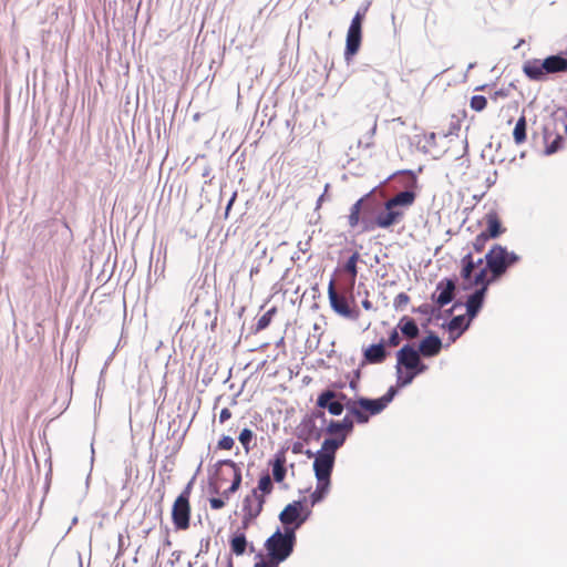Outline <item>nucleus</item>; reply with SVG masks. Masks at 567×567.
I'll list each match as a JSON object with an SVG mask.
<instances>
[{
  "mask_svg": "<svg viewBox=\"0 0 567 567\" xmlns=\"http://www.w3.org/2000/svg\"><path fill=\"white\" fill-rule=\"evenodd\" d=\"M398 390L390 386L385 394L380 398L371 399L367 396L351 398L349 414H351L358 424H365L370 417L380 414L393 401Z\"/></svg>",
  "mask_w": 567,
  "mask_h": 567,
  "instance_id": "obj_1",
  "label": "nucleus"
},
{
  "mask_svg": "<svg viewBox=\"0 0 567 567\" xmlns=\"http://www.w3.org/2000/svg\"><path fill=\"white\" fill-rule=\"evenodd\" d=\"M520 256L514 251H508L505 246L494 244L489 250L485 254V264L489 272L494 274V277H503L507 270L519 262Z\"/></svg>",
  "mask_w": 567,
  "mask_h": 567,
  "instance_id": "obj_2",
  "label": "nucleus"
},
{
  "mask_svg": "<svg viewBox=\"0 0 567 567\" xmlns=\"http://www.w3.org/2000/svg\"><path fill=\"white\" fill-rule=\"evenodd\" d=\"M368 11V6L361 7L354 14L349 25L346 39L344 59L349 63L359 52L362 41V23Z\"/></svg>",
  "mask_w": 567,
  "mask_h": 567,
  "instance_id": "obj_3",
  "label": "nucleus"
},
{
  "mask_svg": "<svg viewBox=\"0 0 567 567\" xmlns=\"http://www.w3.org/2000/svg\"><path fill=\"white\" fill-rule=\"evenodd\" d=\"M351 398L347 394H334L331 391H321L316 400L317 408L327 410L331 415L339 416L344 410L349 412Z\"/></svg>",
  "mask_w": 567,
  "mask_h": 567,
  "instance_id": "obj_4",
  "label": "nucleus"
},
{
  "mask_svg": "<svg viewBox=\"0 0 567 567\" xmlns=\"http://www.w3.org/2000/svg\"><path fill=\"white\" fill-rule=\"evenodd\" d=\"M396 361L400 367H404V370L412 372L416 377L427 370V365L421 360L419 351L411 343H405L396 352Z\"/></svg>",
  "mask_w": 567,
  "mask_h": 567,
  "instance_id": "obj_5",
  "label": "nucleus"
},
{
  "mask_svg": "<svg viewBox=\"0 0 567 567\" xmlns=\"http://www.w3.org/2000/svg\"><path fill=\"white\" fill-rule=\"evenodd\" d=\"M277 537L275 534L269 536L265 542V548L268 556L267 561L278 567L279 564L286 561L291 556L295 547L282 538Z\"/></svg>",
  "mask_w": 567,
  "mask_h": 567,
  "instance_id": "obj_6",
  "label": "nucleus"
},
{
  "mask_svg": "<svg viewBox=\"0 0 567 567\" xmlns=\"http://www.w3.org/2000/svg\"><path fill=\"white\" fill-rule=\"evenodd\" d=\"M310 515L309 511L305 509L303 501H293L285 506L279 514V520L282 525L291 524L301 527Z\"/></svg>",
  "mask_w": 567,
  "mask_h": 567,
  "instance_id": "obj_7",
  "label": "nucleus"
},
{
  "mask_svg": "<svg viewBox=\"0 0 567 567\" xmlns=\"http://www.w3.org/2000/svg\"><path fill=\"white\" fill-rule=\"evenodd\" d=\"M403 216V210L393 207L384 200L383 209H380L372 220L373 228L375 226L383 229L390 228L391 226L400 223Z\"/></svg>",
  "mask_w": 567,
  "mask_h": 567,
  "instance_id": "obj_8",
  "label": "nucleus"
},
{
  "mask_svg": "<svg viewBox=\"0 0 567 567\" xmlns=\"http://www.w3.org/2000/svg\"><path fill=\"white\" fill-rule=\"evenodd\" d=\"M328 298H329L330 306L336 313H338L347 319H353V320L358 319L359 311L351 309L349 307L346 298L341 297L337 293V291L334 289L333 280L330 281L329 287H328Z\"/></svg>",
  "mask_w": 567,
  "mask_h": 567,
  "instance_id": "obj_9",
  "label": "nucleus"
},
{
  "mask_svg": "<svg viewBox=\"0 0 567 567\" xmlns=\"http://www.w3.org/2000/svg\"><path fill=\"white\" fill-rule=\"evenodd\" d=\"M456 289V281L452 278H444L436 285L435 292L432 295V300L437 305V308H442L454 299Z\"/></svg>",
  "mask_w": 567,
  "mask_h": 567,
  "instance_id": "obj_10",
  "label": "nucleus"
},
{
  "mask_svg": "<svg viewBox=\"0 0 567 567\" xmlns=\"http://www.w3.org/2000/svg\"><path fill=\"white\" fill-rule=\"evenodd\" d=\"M334 456L318 451L313 461V472L317 481H328L331 478V474L334 466Z\"/></svg>",
  "mask_w": 567,
  "mask_h": 567,
  "instance_id": "obj_11",
  "label": "nucleus"
},
{
  "mask_svg": "<svg viewBox=\"0 0 567 567\" xmlns=\"http://www.w3.org/2000/svg\"><path fill=\"white\" fill-rule=\"evenodd\" d=\"M190 505L184 498H176L172 508V520L176 529L185 530L189 527Z\"/></svg>",
  "mask_w": 567,
  "mask_h": 567,
  "instance_id": "obj_12",
  "label": "nucleus"
},
{
  "mask_svg": "<svg viewBox=\"0 0 567 567\" xmlns=\"http://www.w3.org/2000/svg\"><path fill=\"white\" fill-rule=\"evenodd\" d=\"M379 186H375L370 192H372V198L369 202L363 203V216L361 217V224L363 226V230L373 229V216L377 215L380 209L383 207V203L380 198L377 197Z\"/></svg>",
  "mask_w": 567,
  "mask_h": 567,
  "instance_id": "obj_13",
  "label": "nucleus"
},
{
  "mask_svg": "<svg viewBox=\"0 0 567 567\" xmlns=\"http://www.w3.org/2000/svg\"><path fill=\"white\" fill-rule=\"evenodd\" d=\"M523 72L529 80L538 82L547 80L549 75L545 59H530L525 61Z\"/></svg>",
  "mask_w": 567,
  "mask_h": 567,
  "instance_id": "obj_14",
  "label": "nucleus"
},
{
  "mask_svg": "<svg viewBox=\"0 0 567 567\" xmlns=\"http://www.w3.org/2000/svg\"><path fill=\"white\" fill-rule=\"evenodd\" d=\"M389 352L385 348V340L381 339L380 342L370 344L368 348L363 350V360L361 361V367L365 364H379L382 363Z\"/></svg>",
  "mask_w": 567,
  "mask_h": 567,
  "instance_id": "obj_15",
  "label": "nucleus"
},
{
  "mask_svg": "<svg viewBox=\"0 0 567 567\" xmlns=\"http://www.w3.org/2000/svg\"><path fill=\"white\" fill-rule=\"evenodd\" d=\"M499 278L501 277H494V274L489 272V269H487V265L485 264V267L481 268L474 276L471 274V278L465 280L467 285L464 286V289H470L472 287L484 288V292L487 293L488 287Z\"/></svg>",
  "mask_w": 567,
  "mask_h": 567,
  "instance_id": "obj_16",
  "label": "nucleus"
},
{
  "mask_svg": "<svg viewBox=\"0 0 567 567\" xmlns=\"http://www.w3.org/2000/svg\"><path fill=\"white\" fill-rule=\"evenodd\" d=\"M441 349V338L435 332L430 331L429 334L420 341L416 350L419 351L420 355L432 358L437 355Z\"/></svg>",
  "mask_w": 567,
  "mask_h": 567,
  "instance_id": "obj_17",
  "label": "nucleus"
},
{
  "mask_svg": "<svg viewBox=\"0 0 567 567\" xmlns=\"http://www.w3.org/2000/svg\"><path fill=\"white\" fill-rule=\"evenodd\" d=\"M486 292H484V288H476L466 299L465 308L466 316L470 320H473L477 317L480 311L482 310L485 301Z\"/></svg>",
  "mask_w": 567,
  "mask_h": 567,
  "instance_id": "obj_18",
  "label": "nucleus"
},
{
  "mask_svg": "<svg viewBox=\"0 0 567 567\" xmlns=\"http://www.w3.org/2000/svg\"><path fill=\"white\" fill-rule=\"evenodd\" d=\"M470 320L465 318L463 315L454 316L446 324H443L449 332L450 339L452 342H455L457 338H460L470 327Z\"/></svg>",
  "mask_w": 567,
  "mask_h": 567,
  "instance_id": "obj_19",
  "label": "nucleus"
},
{
  "mask_svg": "<svg viewBox=\"0 0 567 567\" xmlns=\"http://www.w3.org/2000/svg\"><path fill=\"white\" fill-rule=\"evenodd\" d=\"M486 220V229L483 233L488 236L491 239H496L501 237L506 228L503 227L502 221L496 212L491 210L485 216Z\"/></svg>",
  "mask_w": 567,
  "mask_h": 567,
  "instance_id": "obj_20",
  "label": "nucleus"
},
{
  "mask_svg": "<svg viewBox=\"0 0 567 567\" xmlns=\"http://www.w3.org/2000/svg\"><path fill=\"white\" fill-rule=\"evenodd\" d=\"M545 62H546L549 75L567 72L566 50L558 54L548 55L547 58H545Z\"/></svg>",
  "mask_w": 567,
  "mask_h": 567,
  "instance_id": "obj_21",
  "label": "nucleus"
},
{
  "mask_svg": "<svg viewBox=\"0 0 567 567\" xmlns=\"http://www.w3.org/2000/svg\"><path fill=\"white\" fill-rule=\"evenodd\" d=\"M269 465L272 470L274 481L281 483L287 474L285 451L277 452L274 456V460L269 462Z\"/></svg>",
  "mask_w": 567,
  "mask_h": 567,
  "instance_id": "obj_22",
  "label": "nucleus"
},
{
  "mask_svg": "<svg viewBox=\"0 0 567 567\" xmlns=\"http://www.w3.org/2000/svg\"><path fill=\"white\" fill-rule=\"evenodd\" d=\"M372 198V192L367 193L363 197L358 199L351 207L348 216L350 227L354 228L361 223L363 216V203L369 202Z\"/></svg>",
  "mask_w": 567,
  "mask_h": 567,
  "instance_id": "obj_23",
  "label": "nucleus"
},
{
  "mask_svg": "<svg viewBox=\"0 0 567 567\" xmlns=\"http://www.w3.org/2000/svg\"><path fill=\"white\" fill-rule=\"evenodd\" d=\"M396 328L402 333V336L406 339H415L420 334V329L415 322V320L409 316H403Z\"/></svg>",
  "mask_w": 567,
  "mask_h": 567,
  "instance_id": "obj_24",
  "label": "nucleus"
},
{
  "mask_svg": "<svg viewBox=\"0 0 567 567\" xmlns=\"http://www.w3.org/2000/svg\"><path fill=\"white\" fill-rule=\"evenodd\" d=\"M484 261H485V257L484 258H478L477 260H474L472 252H467L461 259V266H462L461 276H462V278L464 280H467L468 278H471V274H473V271L477 267L482 266V264Z\"/></svg>",
  "mask_w": 567,
  "mask_h": 567,
  "instance_id": "obj_25",
  "label": "nucleus"
},
{
  "mask_svg": "<svg viewBox=\"0 0 567 567\" xmlns=\"http://www.w3.org/2000/svg\"><path fill=\"white\" fill-rule=\"evenodd\" d=\"M415 196L416 195L412 189H405L403 192H400L395 196H393L389 199H385V202L395 208L409 207L414 203Z\"/></svg>",
  "mask_w": 567,
  "mask_h": 567,
  "instance_id": "obj_26",
  "label": "nucleus"
},
{
  "mask_svg": "<svg viewBox=\"0 0 567 567\" xmlns=\"http://www.w3.org/2000/svg\"><path fill=\"white\" fill-rule=\"evenodd\" d=\"M230 550L236 556H241L246 553L248 542L245 532L237 530L229 540Z\"/></svg>",
  "mask_w": 567,
  "mask_h": 567,
  "instance_id": "obj_27",
  "label": "nucleus"
},
{
  "mask_svg": "<svg viewBox=\"0 0 567 567\" xmlns=\"http://www.w3.org/2000/svg\"><path fill=\"white\" fill-rule=\"evenodd\" d=\"M344 434L334 437H327L321 445L319 451L333 455L336 457V452L346 442Z\"/></svg>",
  "mask_w": 567,
  "mask_h": 567,
  "instance_id": "obj_28",
  "label": "nucleus"
},
{
  "mask_svg": "<svg viewBox=\"0 0 567 567\" xmlns=\"http://www.w3.org/2000/svg\"><path fill=\"white\" fill-rule=\"evenodd\" d=\"M265 503H266L265 499H259L252 511L250 508H247L248 512L244 513V515H243L241 527L238 529L239 532H245L249 527L251 522L260 515Z\"/></svg>",
  "mask_w": 567,
  "mask_h": 567,
  "instance_id": "obj_29",
  "label": "nucleus"
},
{
  "mask_svg": "<svg viewBox=\"0 0 567 567\" xmlns=\"http://www.w3.org/2000/svg\"><path fill=\"white\" fill-rule=\"evenodd\" d=\"M395 375H396V390L399 391V388H405L410 385L413 380L416 378L412 372L404 370V367H400L399 362L396 361L395 364Z\"/></svg>",
  "mask_w": 567,
  "mask_h": 567,
  "instance_id": "obj_30",
  "label": "nucleus"
},
{
  "mask_svg": "<svg viewBox=\"0 0 567 567\" xmlns=\"http://www.w3.org/2000/svg\"><path fill=\"white\" fill-rule=\"evenodd\" d=\"M365 79L372 81L375 85H378L382 91L388 89V78L386 75L378 71L375 69L364 70Z\"/></svg>",
  "mask_w": 567,
  "mask_h": 567,
  "instance_id": "obj_31",
  "label": "nucleus"
},
{
  "mask_svg": "<svg viewBox=\"0 0 567 567\" xmlns=\"http://www.w3.org/2000/svg\"><path fill=\"white\" fill-rule=\"evenodd\" d=\"M274 489V483L268 472H265L259 477L257 487L252 491H256L257 494L262 495L265 498L267 495L271 494Z\"/></svg>",
  "mask_w": 567,
  "mask_h": 567,
  "instance_id": "obj_32",
  "label": "nucleus"
},
{
  "mask_svg": "<svg viewBox=\"0 0 567 567\" xmlns=\"http://www.w3.org/2000/svg\"><path fill=\"white\" fill-rule=\"evenodd\" d=\"M299 528L300 527H297V525L287 524L284 525V532H281L280 528H277L274 534L278 536L277 538H282L295 547L297 542L296 532Z\"/></svg>",
  "mask_w": 567,
  "mask_h": 567,
  "instance_id": "obj_33",
  "label": "nucleus"
},
{
  "mask_svg": "<svg viewBox=\"0 0 567 567\" xmlns=\"http://www.w3.org/2000/svg\"><path fill=\"white\" fill-rule=\"evenodd\" d=\"M330 487V480L328 481H318L317 487L315 492L310 495L311 505H316L323 501L326 495L329 492Z\"/></svg>",
  "mask_w": 567,
  "mask_h": 567,
  "instance_id": "obj_34",
  "label": "nucleus"
},
{
  "mask_svg": "<svg viewBox=\"0 0 567 567\" xmlns=\"http://www.w3.org/2000/svg\"><path fill=\"white\" fill-rule=\"evenodd\" d=\"M527 122L526 117L522 115L514 127L513 137L516 144H522L526 141Z\"/></svg>",
  "mask_w": 567,
  "mask_h": 567,
  "instance_id": "obj_35",
  "label": "nucleus"
},
{
  "mask_svg": "<svg viewBox=\"0 0 567 567\" xmlns=\"http://www.w3.org/2000/svg\"><path fill=\"white\" fill-rule=\"evenodd\" d=\"M360 258V255L358 251L353 252L349 259L346 261V264L343 265V270L350 275L351 277V285L354 284L355 281V277H357V274H358V267H357V264H358V260Z\"/></svg>",
  "mask_w": 567,
  "mask_h": 567,
  "instance_id": "obj_36",
  "label": "nucleus"
},
{
  "mask_svg": "<svg viewBox=\"0 0 567 567\" xmlns=\"http://www.w3.org/2000/svg\"><path fill=\"white\" fill-rule=\"evenodd\" d=\"M363 367H361V363L359 364V367L352 371V373H348L346 375V378L349 380V388L357 394L359 392V388H360V380H361V375H362V372H361V369Z\"/></svg>",
  "mask_w": 567,
  "mask_h": 567,
  "instance_id": "obj_37",
  "label": "nucleus"
},
{
  "mask_svg": "<svg viewBox=\"0 0 567 567\" xmlns=\"http://www.w3.org/2000/svg\"><path fill=\"white\" fill-rule=\"evenodd\" d=\"M241 471L240 468H236L233 482L229 487L223 492V497L228 499L231 494L236 493L241 485Z\"/></svg>",
  "mask_w": 567,
  "mask_h": 567,
  "instance_id": "obj_38",
  "label": "nucleus"
},
{
  "mask_svg": "<svg viewBox=\"0 0 567 567\" xmlns=\"http://www.w3.org/2000/svg\"><path fill=\"white\" fill-rule=\"evenodd\" d=\"M259 499L265 498L262 497V495L257 494L256 491H251L250 494H248L243 501V513H247V508H250L252 511Z\"/></svg>",
  "mask_w": 567,
  "mask_h": 567,
  "instance_id": "obj_39",
  "label": "nucleus"
},
{
  "mask_svg": "<svg viewBox=\"0 0 567 567\" xmlns=\"http://www.w3.org/2000/svg\"><path fill=\"white\" fill-rule=\"evenodd\" d=\"M254 437V432L247 427L243 429L241 432L239 433L238 440L243 447L245 449L246 453H248L251 450L250 443Z\"/></svg>",
  "mask_w": 567,
  "mask_h": 567,
  "instance_id": "obj_40",
  "label": "nucleus"
},
{
  "mask_svg": "<svg viewBox=\"0 0 567 567\" xmlns=\"http://www.w3.org/2000/svg\"><path fill=\"white\" fill-rule=\"evenodd\" d=\"M276 309L275 308H271L269 309L267 312H265L257 321L256 323V331H261L264 329H266L270 322H271V319H272V316L275 313Z\"/></svg>",
  "mask_w": 567,
  "mask_h": 567,
  "instance_id": "obj_41",
  "label": "nucleus"
},
{
  "mask_svg": "<svg viewBox=\"0 0 567 567\" xmlns=\"http://www.w3.org/2000/svg\"><path fill=\"white\" fill-rule=\"evenodd\" d=\"M340 424H341V427L343 430V433L344 434V437L347 439V436L352 433L353 429H354V417L349 414V412H347L346 416L342 419V420H339Z\"/></svg>",
  "mask_w": 567,
  "mask_h": 567,
  "instance_id": "obj_42",
  "label": "nucleus"
},
{
  "mask_svg": "<svg viewBox=\"0 0 567 567\" xmlns=\"http://www.w3.org/2000/svg\"><path fill=\"white\" fill-rule=\"evenodd\" d=\"M301 437L305 439V436H308L310 435L311 433H313L318 427L316 425V422L313 420H311L310 417L306 416L303 420H302V423H301Z\"/></svg>",
  "mask_w": 567,
  "mask_h": 567,
  "instance_id": "obj_43",
  "label": "nucleus"
},
{
  "mask_svg": "<svg viewBox=\"0 0 567 567\" xmlns=\"http://www.w3.org/2000/svg\"><path fill=\"white\" fill-rule=\"evenodd\" d=\"M470 105L474 111L481 112L486 107L487 100L483 95H473Z\"/></svg>",
  "mask_w": 567,
  "mask_h": 567,
  "instance_id": "obj_44",
  "label": "nucleus"
},
{
  "mask_svg": "<svg viewBox=\"0 0 567 567\" xmlns=\"http://www.w3.org/2000/svg\"><path fill=\"white\" fill-rule=\"evenodd\" d=\"M563 141H564L563 136L558 134L551 143L547 144V146L545 148V154L551 155V154L558 152L563 146Z\"/></svg>",
  "mask_w": 567,
  "mask_h": 567,
  "instance_id": "obj_45",
  "label": "nucleus"
},
{
  "mask_svg": "<svg viewBox=\"0 0 567 567\" xmlns=\"http://www.w3.org/2000/svg\"><path fill=\"white\" fill-rule=\"evenodd\" d=\"M491 238L488 236H486L483 231L481 234H478L475 238V240L473 241V248L476 252H481L485 249L486 247V244L487 241L489 240Z\"/></svg>",
  "mask_w": 567,
  "mask_h": 567,
  "instance_id": "obj_46",
  "label": "nucleus"
},
{
  "mask_svg": "<svg viewBox=\"0 0 567 567\" xmlns=\"http://www.w3.org/2000/svg\"><path fill=\"white\" fill-rule=\"evenodd\" d=\"M412 311L421 315H435V312H437L436 318H440L439 308H434L430 303H422L421 306L413 308Z\"/></svg>",
  "mask_w": 567,
  "mask_h": 567,
  "instance_id": "obj_47",
  "label": "nucleus"
},
{
  "mask_svg": "<svg viewBox=\"0 0 567 567\" xmlns=\"http://www.w3.org/2000/svg\"><path fill=\"white\" fill-rule=\"evenodd\" d=\"M326 432L330 435L339 436L343 433L341 424L339 420H330L329 424L326 427Z\"/></svg>",
  "mask_w": 567,
  "mask_h": 567,
  "instance_id": "obj_48",
  "label": "nucleus"
},
{
  "mask_svg": "<svg viewBox=\"0 0 567 567\" xmlns=\"http://www.w3.org/2000/svg\"><path fill=\"white\" fill-rule=\"evenodd\" d=\"M410 301V297L405 292H400L393 301V306L396 310H402Z\"/></svg>",
  "mask_w": 567,
  "mask_h": 567,
  "instance_id": "obj_49",
  "label": "nucleus"
},
{
  "mask_svg": "<svg viewBox=\"0 0 567 567\" xmlns=\"http://www.w3.org/2000/svg\"><path fill=\"white\" fill-rule=\"evenodd\" d=\"M401 342V337H400V333H399V329L395 328L393 329L390 334H389V338L388 340L385 341V347L389 346V347H396L399 346Z\"/></svg>",
  "mask_w": 567,
  "mask_h": 567,
  "instance_id": "obj_50",
  "label": "nucleus"
},
{
  "mask_svg": "<svg viewBox=\"0 0 567 567\" xmlns=\"http://www.w3.org/2000/svg\"><path fill=\"white\" fill-rule=\"evenodd\" d=\"M346 381L338 380L331 382L323 391H331L334 394H344L341 390L346 386Z\"/></svg>",
  "mask_w": 567,
  "mask_h": 567,
  "instance_id": "obj_51",
  "label": "nucleus"
},
{
  "mask_svg": "<svg viewBox=\"0 0 567 567\" xmlns=\"http://www.w3.org/2000/svg\"><path fill=\"white\" fill-rule=\"evenodd\" d=\"M235 444V441L229 435H223L221 439L218 441V449L220 450H230Z\"/></svg>",
  "mask_w": 567,
  "mask_h": 567,
  "instance_id": "obj_52",
  "label": "nucleus"
},
{
  "mask_svg": "<svg viewBox=\"0 0 567 567\" xmlns=\"http://www.w3.org/2000/svg\"><path fill=\"white\" fill-rule=\"evenodd\" d=\"M555 121L557 123H560L564 126L565 133L567 134V111L566 110H559L555 114Z\"/></svg>",
  "mask_w": 567,
  "mask_h": 567,
  "instance_id": "obj_53",
  "label": "nucleus"
},
{
  "mask_svg": "<svg viewBox=\"0 0 567 567\" xmlns=\"http://www.w3.org/2000/svg\"><path fill=\"white\" fill-rule=\"evenodd\" d=\"M195 481V476L186 484L182 493L177 496V498H184V501L189 502V496L193 488V483Z\"/></svg>",
  "mask_w": 567,
  "mask_h": 567,
  "instance_id": "obj_54",
  "label": "nucleus"
},
{
  "mask_svg": "<svg viewBox=\"0 0 567 567\" xmlns=\"http://www.w3.org/2000/svg\"><path fill=\"white\" fill-rule=\"evenodd\" d=\"M307 416L313 420L315 422L316 420H320L322 425L327 423L326 413L321 410H315L311 412L310 415Z\"/></svg>",
  "mask_w": 567,
  "mask_h": 567,
  "instance_id": "obj_55",
  "label": "nucleus"
},
{
  "mask_svg": "<svg viewBox=\"0 0 567 567\" xmlns=\"http://www.w3.org/2000/svg\"><path fill=\"white\" fill-rule=\"evenodd\" d=\"M209 504L213 509H220L225 506V501L223 497H212Z\"/></svg>",
  "mask_w": 567,
  "mask_h": 567,
  "instance_id": "obj_56",
  "label": "nucleus"
},
{
  "mask_svg": "<svg viewBox=\"0 0 567 567\" xmlns=\"http://www.w3.org/2000/svg\"><path fill=\"white\" fill-rule=\"evenodd\" d=\"M223 465H227V466H230L234 471V474L236 473V468H240L234 461L231 460H220L216 463V467L217 470L223 466Z\"/></svg>",
  "mask_w": 567,
  "mask_h": 567,
  "instance_id": "obj_57",
  "label": "nucleus"
},
{
  "mask_svg": "<svg viewBox=\"0 0 567 567\" xmlns=\"http://www.w3.org/2000/svg\"><path fill=\"white\" fill-rule=\"evenodd\" d=\"M257 557L260 558L258 561L255 563L254 567H277L276 565L267 561L262 558V554L258 553Z\"/></svg>",
  "mask_w": 567,
  "mask_h": 567,
  "instance_id": "obj_58",
  "label": "nucleus"
},
{
  "mask_svg": "<svg viewBox=\"0 0 567 567\" xmlns=\"http://www.w3.org/2000/svg\"><path fill=\"white\" fill-rule=\"evenodd\" d=\"M230 416H231V412H230V410H229V409H227V408H224V409L220 411V413H219V422H220V423H224V422H226L227 420H229V419H230Z\"/></svg>",
  "mask_w": 567,
  "mask_h": 567,
  "instance_id": "obj_59",
  "label": "nucleus"
},
{
  "mask_svg": "<svg viewBox=\"0 0 567 567\" xmlns=\"http://www.w3.org/2000/svg\"><path fill=\"white\" fill-rule=\"evenodd\" d=\"M322 435V430L321 429H317L313 433H311L310 435L308 436H305V441L308 442L309 440H320Z\"/></svg>",
  "mask_w": 567,
  "mask_h": 567,
  "instance_id": "obj_60",
  "label": "nucleus"
},
{
  "mask_svg": "<svg viewBox=\"0 0 567 567\" xmlns=\"http://www.w3.org/2000/svg\"><path fill=\"white\" fill-rule=\"evenodd\" d=\"M291 451L293 454H302L303 453V444L301 442H295L291 446Z\"/></svg>",
  "mask_w": 567,
  "mask_h": 567,
  "instance_id": "obj_61",
  "label": "nucleus"
},
{
  "mask_svg": "<svg viewBox=\"0 0 567 567\" xmlns=\"http://www.w3.org/2000/svg\"><path fill=\"white\" fill-rule=\"evenodd\" d=\"M236 199V193L233 194V196L230 197V199L228 200L227 205H226V216L228 215L234 202Z\"/></svg>",
  "mask_w": 567,
  "mask_h": 567,
  "instance_id": "obj_62",
  "label": "nucleus"
},
{
  "mask_svg": "<svg viewBox=\"0 0 567 567\" xmlns=\"http://www.w3.org/2000/svg\"><path fill=\"white\" fill-rule=\"evenodd\" d=\"M236 199V193L233 194V196L230 197V199L228 200L227 205H226V216L228 215L234 202Z\"/></svg>",
  "mask_w": 567,
  "mask_h": 567,
  "instance_id": "obj_63",
  "label": "nucleus"
},
{
  "mask_svg": "<svg viewBox=\"0 0 567 567\" xmlns=\"http://www.w3.org/2000/svg\"><path fill=\"white\" fill-rule=\"evenodd\" d=\"M362 307L365 309V310H372L373 309V305L370 300L368 299H364L362 301Z\"/></svg>",
  "mask_w": 567,
  "mask_h": 567,
  "instance_id": "obj_64",
  "label": "nucleus"
}]
</instances>
